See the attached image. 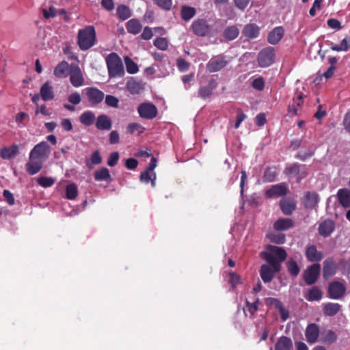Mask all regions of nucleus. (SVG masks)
I'll use <instances>...</instances> for the list:
<instances>
[{"instance_id":"58836bf2","label":"nucleus","mask_w":350,"mask_h":350,"mask_svg":"<svg viewBox=\"0 0 350 350\" xmlns=\"http://www.w3.org/2000/svg\"><path fill=\"white\" fill-rule=\"evenodd\" d=\"M337 339V335L332 330H327L321 333V342L325 344H332Z\"/></svg>"},{"instance_id":"bf43d9fd","label":"nucleus","mask_w":350,"mask_h":350,"mask_svg":"<svg viewBox=\"0 0 350 350\" xmlns=\"http://www.w3.org/2000/svg\"><path fill=\"white\" fill-rule=\"evenodd\" d=\"M176 65L180 72H185L189 68V63L181 57L177 59Z\"/></svg>"},{"instance_id":"603ef678","label":"nucleus","mask_w":350,"mask_h":350,"mask_svg":"<svg viewBox=\"0 0 350 350\" xmlns=\"http://www.w3.org/2000/svg\"><path fill=\"white\" fill-rule=\"evenodd\" d=\"M37 183L42 187H50L55 183V179L51 177L41 176L38 178Z\"/></svg>"},{"instance_id":"ddd939ff","label":"nucleus","mask_w":350,"mask_h":350,"mask_svg":"<svg viewBox=\"0 0 350 350\" xmlns=\"http://www.w3.org/2000/svg\"><path fill=\"white\" fill-rule=\"evenodd\" d=\"M70 81L71 84L79 88L84 84V78L80 68L77 65L72 64L70 68Z\"/></svg>"},{"instance_id":"774afa93","label":"nucleus","mask_w":350,"mask_h":350,"mask_svg":"<svg viewBox=\"0 0 350 350\" xmlns=\"http://www.w3.org/2000/svg\"><path fill=\"white\" fill-rule=\"evenodd\" d=\"M256 124L258 126H262L267 123V118L264 113H258L255 118Z\"/></svg>"},{"instance_id":"4468645a","label":"nucleus","mask_w":350,"mask_h":350,"mask_svg":"<svg viewBox=\"0 0 350 350\" xmlns=\"http://www.w3.org/2000/svg\"><path fill=\"white\" fill-rule=\"evenodd\" d=\"M301 167L304 168V166H301L297 163L291 164L285 168L284 174L291 178L296 177L297 181L299 183L301 180L307 175L306 172L303 170Z\"/></svg>"},{"instance_id":"5fc2aeb1","label":"nucleus","mask_w":350,"mask_h":350,"mask_svg":"<svg viewBox=\"0 0 350 350\" xmlns=\"http://www.w3.org/2000/svg\"><path fill=\"white\" fill-rule=\"evenodd\" d=\"M154 3L160 8L164 10H170L172 8V0H154Z\"/></svg>"},{"instance_id":"f257e3e1","label":"nucleus","mask_w":350,"mask_h":350,"mask_svg":"<svg viewBox=\"0 0 350 350\" xmlns=\"http://www.w3.org/2000/svg\"><path fill=\"white\" fill-rule=\"evenodd\" d=\"M267 252H262L260 256L264 258L275 271L279 272L281 269V262L287 257L286 250L280 247L269 245L267 247Z\"/></svg>"},{"instance_id":"052dcab7","label":"nucleus","mask_w":350,"mask_h":350,"mask_svg":"<svg viewBox=\"0 0 350 350\" xmlns=\"http://www.w3.org/2000/svg\"><path fill=\"white\" fill-rule=\"evenodd\" d=\"M246 308L250 314V318H254L255 314L258 310V306H256V304L250 303L249 301L246 300Z\"/></svg>"},{"instance_id":"338daca9","label":"nucleus","mask_w":350,"mask_h":350,"mask_svg":"<svg viewBox=\"0 0 350 350\" xmlns=\"http://www.w3.org/2000/svg\"><path fill=\"white\" fill-rule=\"evenodd\" d=\"M153 36V33L152 31V29L149 27H145L144 28L143 32L141 34L142 39L144 40H149Z\"/></svg>"},{"instance_id":"72a5a7b5","label":"nucleus","mask_w":350,"mask_h":350,"mask_svg":"<svg viewBox=\"0 0 350 350\" xmlns=\"http://www.w3.org/2000/svg\"><path fill=\"white\" fill-rule=\"evenodd\" d=\"M40 96L44 101L53 99L54 92L49 82H45L40 88Z\"/></svg>"},{"instance_id":"09e8293b","label":"nucleus","mask_w":350,"mask_h":350,"mask_svg":"<svg viewBox=\"0 0 350 350\" xmlns=\"http://www.w3.org/2000/svg\"><path fill=\"white\" fill-rule=\"evenodd\" d=\"M271 242L275 244H283L286 241V237L284 234L269 233L267 235Z\"/></svg>"},{"instance_id":"cd10ccee","label":"nucleus","mask_w":350,"mask_h":350,"mask_svg":"<svg viewBox=\"0 0 350 350\" xmlns=\"http://www.w3.org/2000/svg\"><path fill=\"white\" fill-rule=\"evenodd\" d=\"M217 87V82L215 79H211L209 82L207 86L201 87L199 89V96L202 98V99H206L209 98L212 94L213 91Z\"/></svg>"},{"instance_id":"473e14b6","label":"nucleus","mask_w":350,"mask_h":350,"mask_svg":"<svg viewBox=\"0 0 350 350\" xmlns=\"http://www.w3.org/2000/svg\"><path fill=\"white\" fill-rule=\"evenodd\" d=\"M293 347V342L290 338L281 336L275 345V350H291Z\"/></svg>"},{"instance_id":"39448f33","label":"nucleus","mask_w":350,"mask_h":350,"mask_svg":"<svg viewBox=\"0 0 350 350\" xmlns=\"http://www.w3.org/2000/svg\"><path fill=\"white\" fill-rule=\"evenodd\" d=\"M346 293L345 285L338 281L330 282L327 287V297L332 299H341Z\"/></svg>"},{"instance_id":"4c0bfd02","label":"nucleus","mask_w":350,"mask_h":350,"mask_svg":"<svg viewBox=\"0 0 350 350\" xmlns=\"http://www.w3.org/2000/svg\"><path fill=\"white\" fill-rule=\"evenodd\" d=\"M323 293L321 289L317 286L312 287L306 296V298L309 301H320L322 299Z\"/></svg>"},{"instance_id":"5701e85b","label":"nucleus","mask_w":350,"mask_h":350,"mask_svg":"<svg viewBox=\"0 0 350 350\" xmlns=\"http://www.w3.org/2000/svg\"><path fill=\"white\" fill-rule=\"evenodd\" d=\"M341 310V305L338 303L327 302L322 306V310L324 315L334 317Z\"/></svg>"},{"instance_id":"7ed1b4c3","label":"nucleus","mask_w":350,"mask_h":350,"mask_svg":"<svg viewBox=\"0 0 350 350\" xmlns=\"http://www.w3.org/2000/svg\"><path fill=\"white\" fill-rule=\"evenodd\" d=\"M105 62L110 79L122 77L124 75V68L120 57L116 53H111L105 57Z\"/></svg>"},{"instance_id":"69168bd1","label":"nucleus","mask_w":350,"mask_h":350,"mask_svg":"<svg viewBox=\"0 0 350 350\" xmlns=\"http://www.w3.org/2000/svg\"><path fill=\"white\" fill-rule=\"evenodd\" d=\"M229 282L232 288H235L239 283L240 278L239 275L234 272H230L229 273Z\"/></svg>"},{"instance_id":"e2e57ef3","label":"nucleus","mask_w":350,"mask_h":350,"mask_svg":"<svg viewBox=\"0 0 350 350\" xmlns=\"http://www.w3.org/2000/svg\"><path fill=\"white\" fill-rule=\"evenodd\" d=\"M323 2V0H315L312 4V8L309 10V14L311 16H314L317 13V10H321V3Z\"/></svg>"},{"instance_id":"c85d7f7f","label":"nucleus","mask_w":350,"mask_h":350,"mask_svg":"<svg viewBox=\"0 0 350 350\" xmlns=\"http://www.w3.org/2000/svg\"><path fill=\"white\" fill-rule=\"evenodd\" d=\"M275 273L277 272L267 265L264 264L260 267V275L265 283L270 282L273 280L274 273Z\"/></svg>"},{"instance_id":"f3484780","label":"nucleus","mask_w":350,"mask_h":350,"mask_svg":"<svg viewBox=\"0 0 350 350\" xmlns=\"http://www.w3.org/2000/svg\"><path fill=\"white\" fill-rule=\"evenodd\" d=\"M335 229V223L331 219H325L319 224L318 230L321 236L329 237Z\"/></svg>"},{"instance_id":"e433bc0d","label":"nucleus","mask_w":350,"mask_h":350,"mask_svg":"<svg viewBox=\"0 0 350 350\" xmlns=\"http://www.w3.org/2000/svg\"><path fill=\"white\" fill-rule=\"evenodd\" d=\"M239 34V30L236 25H231L227 27L224 32V37L228 40H235Z\"/></svg>"},{"instance_id":"9d476101","label":"nucleus","mask_w":350,"mask_h":350,"mask_svg":"<svg viewBox=\"0 0 350 350\" xmlns=\"http://www.w3.org/2000/svg\"><path fill=\"white\" fill-rule=\"evenodd\" d=\"M88 100L92 105L101 103L105 98V94L97 88L88 87L85 89Z\"/></svg>"},{"instance_id":"a878e982","label":"nucleus","mask_w":350,"mask_h":350,"mask_svg":"<svg viewBox=\"0 0 350 350\" xmlns=\"http://www.w3.org/2000/svg\"><path fill=\"white\" fill-rule=\"evenodd\" d=\"M70 66L66 61L59 63L54 69V75L58 78L66 77L70 73Z\"/></svg>"},{"instance_id":"412c9836","label":"nucleus","mask_w":350,"mask_h":350,"mask_svg":"<svg viewBox=\"0 0 350 350\" xmlns=\"http://www.w3.org/2000/svg\"><path fill=\"white\" fill-rule=\"evenodd\" d=\"M226 64L227 61L223 57H219L210 59L206 65V68L210 72H215L224 68Z\"/></svg>"},{"instance_id":"bb28decb","label":"nucleus","mask_w":350,"mask_h":350,"mask_svg":"<svg viewBox=\"0 0 350 350\" xmlns=\"http://www.w3.org/2000/svg\"><path fill=\"white\" fill-rule=\"evenodd\" d=\"M260 33L259 27L255 23L246 25L243 30V34L248 39H254L257 38Z\"/></svg>"},{"instance_id":"8fccbe9b","label":"nucleus","mask_w":350,"mask_h":350,"mask_svg":"<svg viewBox=\"0 0 350 350\" xmlns=\"http://www.w3.org/2000/svg\"><path fill=\"white\" fill-rule=\"evenodd\" d=\"M127 129L131 134H136L137 135H141L145 131V128L142 125L136 122L129 124Z\"/></svg>"},{"instance_id":"2f4dec72","label":"nucleus","mask_w":350,"mask_h":350,"mask_svg":"<svg viewBox=\"0 0 350 350\" xmlns=\"http://www.w3.org/2000/svg\"><path fill=\"white\" fill-rule=\"evenodd\" d=\"M337 198L340 204L345 208L350 207V190L340 189L338 191Z\"/></svg>"},{"instance_id":"20e7f679","label":"nucleus","mask_w":350,"mask_h":350,"mask_svg":"<svg viewBox=\"0 0 350 350\" xmlns=\"http://www.w3.org/2000/svg\"><path fill=\"white\" fill-rule=\"evenodd\" d=\"M157 159L152 157L150 159V161L148 163L146 169L141 172L139 175V180L141 182L148 184V183H151L152 187H154L156 185V178L157 175L154 172V170L157 166Z\"/></svg>"},{"instance_id":"79ce46f5","label":"nucleus","mask_w":350,"mask_h":350,"mask_svg":"<svg viewBox=\"0 0 350 350\" xmlns=\"http://www.w3.org/2000/svg\"><path fill=\"white\" fill-rule=\"evenodd\" d=\"M94 179L96 181H109L111 180V175L107 167H102L94 172Z\"/></svg>"},{"instance_id":"2eb2a0df","label":"nucleus","mask_w":350,"mask_h":350,"mask_svg":"<svg viewBox=\"0 0 350 350\" xmlns=\"http://www.w3.org/2000/svg\"><path fill=\"white\" fill-rule=\"evenodd\" d=\"M319 334V327L316 323H310L306 327L305 335L308 342L310 344L315 343Z\"/></svg>"},{"instance_id":"ea45409f","label":"nucleus","mask_w":350,"mask_h":350,"mask_svg":"<svg viewBox=\"0 0 350 350\" xmlns=\"http://www.w3.org/2000/svg\"><path fill=\"white\" fill-rule=\"evenodd\" d=\"M95 119V114L91 111L83 112L79 117L81 123L88 126L93 124Z\"/></svg>"},{"instance_id":"7c9ffc66","label":"nucleus","mask_w":350,"mask_h":350,"mask_svg":"<svg viewBox=\"0 0 350 350\" xmlns=\"http://www.w3.org/2000/svg\"><path fill=\"white\" fill-rule=\"evenodd\" d=\"M304 198V206L307 208H314L319 202V195L316 192L308 191Z\"/></svg>"},{"instance_id":"13d9d810","label":"nucleus","mask_w":350,"mask_h":350,"mask_svg":"<svg viewBox=\"0 0 350 350\" xmlns=\"http://www.w3.org/2000/svg\"><path fill=\"white\" fill-rule=\"evenodd\" d=\"M68 100L73 105H77L81 103V97L79 93L75 92L68 96Z\"/></svg>"},{"instance_id":"0eeeda50","label":"nucleus","mask_w":350,"mask_h":350,"mask_svg":"<svg viewBox=\"0 0 350 350\" xmlns=\"http://www.w3.org/2000/svg\"><path fill=\"white\" fill-rule=\"evenodd\" d=\"M44 154H29V161L25 165L26 171L30 175H33L40 171L42 167V156Z\"/></svg>"},{"instance_id":"6ab92c4d","label":"nucleus","mask_w":350,"mask_h":350,"mask_svg":"<svg viewBox=\"0 0 350 350\" xmlns=\"http://www.w3.org/2000/svg\"><path fill=\"white\" fill-rule=\"evenodd\" d=\"M305 255L310 262H319L323 258V253L318 251L317 246L314 245H311L306 247Z\"/></svg>"},{"instance_id":"4d7b16f0","label":"nucleus","mask_w":350,"mask_h":350,"mask_svg":"<svg viewBox=\"0 0 350 350\" xmlns=\"http://www.w3.org/2000/svg\"><path fill=\"white\" fill-rule=\"evenodd\" d=\"M105 103L109 107L116 108L118 107L119 100L114 96L107 95L105 97Z\"/></svg>"},{"instance_id":"f8f14e48","label":"nucleus","mask_w":350,"mask_h":350,"mask_svg":"<svg viewBox=\"0 0 350 350\" xmlns=\"http://www.w3.org/2000/svg\"><path fill=\"white\" fill-rule=\"evenodd\" d=\"M191 29L195 35L200 37H204L208 35L210 27L205 19L198 18L192 23Z\"/></svg>"},{"instance_id":"a211bd4d","label":"nucleus","mask_w":350,"mask_h":350,"mask_svg":"<svg viewBox=\"0 0 350 350\" xmlns=\"http://www.w3.org/2000/svg\"><path fill=\"white\" fill-rule=\"evenodd\" d=\"M280 207L285 215H291L296 208V203L289 198H283L280 201Z\"/></svg>"},{"instance_id":"6e6d98bb","label":"nucleus","mask_w":350,"mask_h":350,"mask_svg":"<svg viewBox=\"0 0 350 350\" xmlns=\"http://www.w3.org/2000/svg\"><path fill=\"white\" fill-rule=\"evenodd\" d=\"M252 86L256 90L262 91L265 88V80L263 77H259L254 79L252 82Z\"/></svg>"},{"instance_id":"dca6fc26","label":"nucleus","mask_w":350,"mask_h":350,"mask_svg":"<svg viewBox=\"0 0 350 350\" xmlns=\"http://www.w3.org/2000/svg\"><path fill=\"white\" fill-rule=\"evenodd\" d=\"M126 88L131 94H138L144 89V85L142 80L131 77L126 82Z\"/></svg>"},{"instance_id":"f03ea898","label":"nucleus","mask_w":350,"mask_h":350,"mask_svg":"<svg viewBox=\"0 0 350 350\" xmlns=\"http://www.w3.org/2000/svg\"><path fill=\"white\" fill-rule=\"evenodd\" d=\"M96 42V34L95 28L89 25L81 29L77 34V44L82 51H87L92 47Z\"/></svg>"},{"instance_id":"a18cd8bd","label":"nucleus","mask_w":350,"mask_h":350,"mask_svg":"<svg viewBox=\"0 0 350 350\" xmlns=\"http://www.w3.org/2000/svg\"><path fill=\"white\" fill-rule=\"evenodd\" d=\"M50 152V147L47 142H42L34 146L29 153L42 154Z\"/></svg>"},{"instance_id":"423d86ee","label":"nucleus","mask_w":350,"mask_h":350,"mask_svg":"<svg viewBox=\"0 0 350 350\" xmlns=\"http://www.w3.org/2000/svg\"><path fill=\"white\" fill-rule=\"evenodd\" d=\"M275 51L272 47L262 49L258 55V63L260 67L265 68L274 63Z\"/></svg>"},{"instance_id":"de8ad7c7","label":"nucleus","mask_w":350,"mask_h":350,"mask_svg":"<svg viewBox=\"0 0 350 350\" xmlns=\"http://www.w3.org/2000/svg\"><path fill=\"white\" fill-rule=\"evenodd\" d=\"M78 195L77 187L75 184L71 183L66 187V196L69 200H74Z\"/></svg>"},{"instance_id":"a19ab883","label":"nucleus","mask_w":350,"mask_h":350,"mask_svg":"<svg viewBox=\"0 0 350 350\" xmlns=\"http://www.w3.org/2000/svg\"><path fill=\"white\" fill-rule=\"evenodd\" d=\"M116 13L118 17L122 21L129 18L132 15L131 10L125 5H118L116 9Z\"/></svg>"},{"instance_id":"6e6552de","label":"nucleus","mask_w":350,"mask_h":350,"mask_svg":"<svg viewBox=\"0 0 350 350\" xmlns=\"http://www.w3.org/2000/svg\"><path fill=\"white\" fill-rule=\"evenodd\" d=\"M137 111L141 118L147 120L154 118L158 113L156 106L150 103H141L137 107Z\"/></svg>"},{"instance_id":"3c124183","label":"nucleus","mask_w":350,"mask_h":350,"mask_svg":"<svg viewBox=\"0 0 350 350\" xmlns=\"http://www.w3.org/2000/svg\"><path fill=\"white\" fill-rule=\"evenodd\" d=\"M154 45L161 51H166L168 48V41L165 38H157L154 42Z\"/></svg>"},{"instance_id":"393cba45","label":"nucleus","mask_w":350,"mask_h":350,"mask_svg":"<svg viewBox=\"0 0 350 350\" xmlns=\"http://www.w3.org/2000/svg\"><path fill=\"white\" fill-rule=\"evenodd\" d=\"M294 226L293 221L290 218H282L275 221L273 224V228L277 231H284Z\"/></svg>"},{"instance_id":"49530a36","label":"nucleus","mask_w":350,"mask_h":350,"mask_svg":"<svg viewBox=\"0 0 350 350\" xmlns=\"http://www.w3.org/2000/svg\"><path fill=\"white\" fill-rule=\"evenodd\" d=\"M286 267L288 273L293 277L297 276L300 272V269L297 262L293 259H291L286 262Z\"/></svg>"},{"instance_id":"680f3d73","label":"nucleus","mask_w":350,"mask_h":350,"mask_svg":"<svg viewBox=\"0 0 350 350\" xmlns=\"http://www.w3.org/2000/svg\"><path fill=\"white\" fill-rule=\"evenodd\" d=\"M265 304L268 306H274L276 309L282 304L281 301L278 299L273 297L265 298Z\"/></svg>"},{"instance_id":"c9c22d12","label":"nucleus","mask_w":350,"mask_h":350,"mask_svg":"<svg viewBox=\"0 0 350 350\" xmlns=\"http://www.w3.org/2000/svg\"><path fill=\"white\" fill-rule=\"evenodd\" d=\"M278 175L277 168L275 166L268 167L265 169L262 176L264 183L273 182Z\"/></svg>"},{"instance_id":"864d4df0","label":"nucleus","mask_w":350,"mask_h":350,"mask_svg":"<svg viewBox=\"0 0 350 350\" xmlns=\"http://www.w3.org/2000/svg\"><path fill=\"white\" fill-rule=\"evenodd\" d=\"M102 161L100 154H92L90 159H85V164L89 169L92 168L94 165H98Z\"/></svg>"},{"instance_id":"f704fd0d","label":"nucleus","mask_w":350,"mask_h":350,"mask_svg":"<svg viewBox=\"0 0 350 350\" xmlns=\"http://www.w3.org/2000/svg\"><path fill=\"white\" fill-rule=\"evenodd\" d=\"M196 10L195 8L189 5H182L180 8V17L184 21H189L195 16Z\"/></svg>"},{"instance_id":"1a4fd4ad","label":"nucleus","mask_w":350,"mask_h":350,"mask_svg":"<svg viewBox=\"0 0 350 350\" xmlns=\"http://www.w3.org/2000/svg\"><path fill=\"white\" fill-rule=\"evenodd\" d=\"M321 271V265L314 263L310 265L304 273V279L308 285L314 284L318 280Z\"/></svg>"},{"instance_id":"4be33fe9","label":"nucleus","mask_w":350,"mask_h":350,"mask_svg":"<svg viewBox=\"0 0 350 350\" xmlns=\"http://www.w3.org/2000/svg\"><path fill=\"white\" fill-rule=\"evenodd\" d=\"M95 126L98 130L109 131L112 126V122L108 116L101 114L97 117Z\"/></svg>"},{"instance_id":"9b49d317","label":"nucleus","mask_w":350,"mask_h":350,"mask_svg":"<svg viewBox=\"0 0 350 350\" xmlns=\"http://www.w3.org/2000/svg\"><path fill=\"white\" fill-rule=\"evenodd\" d=\"M288 192V188L284 183L276 184L266 191L265 197L267 198H277L285 196Z\"/></svg>"},{"instance_id":"c03bdc74","label":"nucleus","mask_w":350,"mask_h":350,"mask_svg":"<svg viewBox=\"0 0 350 350\" xmlns=\"http://www.w3.org/2000/svg\"><path fill=\"white\" fill-rule=\"evenodd\" d=\"M124 63L126 71L129 74H135L139 71L137 64L129 57H124Z\"/></svg>"},{"instance_id":"0e129e2a","label":"nucleus","mask_w":350,"mask_h":350,"mask_svg":"<svg viewBox=\"0 0 350 350\" xmlns=\"http://www.w3.org/2000/svg\"><path fill=\"white\" fill-rule=\"evenodd\" d=\"M327 24L332 29H337V30L342 29V25H341L340 22L338 20L335 19V18L328 19L327 21Z\"/></svg>"},{"instance_id":"c756f323","label":"nucleus","mask_w":350,"mask_h":350,"mask_svg":"<svg viewBox=\"0 0 350 350\" xmlns=\"http://www.w3.org/2000/svg\"><path fill=\"white\" fill-rule=\"evenodd\" d=\"M126 28L129 33L137 35L142 31V25L139 20L137 18H132L126 22Z\"/></svg>"},{"instance_id":"b1692460","label":"nucleus","mask_w":350,"mask_h":350,"mask_svg":"<svg viewBox=\"0 0 350 350\" xmlns=\"http://www.w3.org/2000/svg\"><path fill=\"white\" fill-rule=\"evenodd\" d=\"M284 34V29L282 26L275 27L271 31L267 37V41L271 44H278Z\"/></svg>"},{"instance_id":"37998d69","label":"nucleus","mask_w":350,"mask_h":350,"mask_svg":"<svg viewBox=\"0 0 350 350\" xmlns=\"http://www.w3.org/2000/svg\"><path fill=\"white\" fill-rule=\"evenodd\" d=\"M350 48V38H345L340 42V45L332 44L330 49L332 51L340 52V51H347Z\"/></svg>"},{"instance_id":"aec40b11","label":"nucleus","mask_w":350,"mask_h":350,"mask_svg":"<svg viewBox=\"0 0 350 350\" xmlns=\"http://www.w3.org/2000/svg\"><path fill=\"white\" fill-rule=\"evenodd\" d=\"M337 266L332 258H328L323 262V275L327 278L336 274Z\"/></svg>"}]
</instances>
